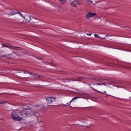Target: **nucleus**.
I'll return each instance as SVG.
<instances>
[{
	"instance_id": "obj_29",
	"label": "nucleus",
	"mask_w": 131,
	"mask_h": 131,
	"mask_svg": "<svg viewBox=\"0 0 131 131\" xmlns=\"http://www.w3.org/2000/svg\"><path fill=\"white\" fill-rule=\"evenodd\" d=\"M52 65H53V66H55V65L54 64H53Z\"/></svg>"
},
{
	"instance_id": "obj_11",
	"label": "nucleus",
	"mask_w": 131,
	"mask_h": 131,
	"mask_svg": "<svg viewBox=\"0 0 131 131\" xmlns=\"http://www.w3.org/2000/svg\"><path fill=\"white\" fill-rule=\"evenodd\" d=\"M94 36L96 38H99L100 39H105V37L102 38L100 36H99V35L97 34H95Z\"/></svg>"
},
{
	"instance_id": "obj_2",
	"label": "nucleus",
	"mask_w": 131,
	"mask_h": 131,
	"mask_svg": "<svg viewBox=\"0 0 131 131\" xmlns=\"http://www.w3.org/2000/svg\"><path fill=\"white\" fill-rule=\"evenodd\" d=\"M27 108H24L23 110L21 111L20 113L21 115L24 117H30L32 115H34L36 113V112L34 111H31L28 112L25 110H30L31 108L29 106H27Z\"/></svg>"
},
{
	"instance_id": "obj_30",
	"label": "nucleus",
	"mask_w": 131,
	"mask_h": 131,
	"mask_svg": "<svg viewBox=\"0 0 131 131\" xmlns=\"http://www.w3.org/2000/svg\"><path fill=\"white\" fill-rule=\"evenodd\" d=\"M70 80H69V81H68V82H70Z\"/></svg>"
},
{
	"instance_id": "obj_7",
	"label": "nucleus",
	"mask_w": 131,
	"mask_h": 131,
	"mask_svg": "<svg viewBox=\"0 0 131 131\" xmlns=\"http://www.w3.org/2000/svg\"><path fill=\"white\" fill-rule=\"evenodd\" d=\"M96 15V14L95 13L92 12L89 13L86 16V18L87 19H89L90 17H93Z\"/></svg>"
},
{
	"instance_id": "obj_22",
	"label": "nucleus",
	"mask_w": 131,
	"mask_h": 131,
	"mask_svg": "<svg viewBox=\"0 0 131 131\" xmlns=\"http://www.w3.org/2000/svg\"><path fill=\"white\" fill-rule=\"evenodd\" d=\"M92 34V33L90 34H87V35H89V36H91Z\"/></svg>"
},
{
	"instance_id": "obj_28",
	"label": "nucleus",
	"mask_w": 131,
	"mask_h": 131,
	"mask_svg": "<svg viewBox=\"0 0 131 131\" xmlns=\"http://www.w3.org/2000/svg\"><path fill=\"white\" fill-rule=\"evenodd\" d=\"M8 15H10V13H9V14H8Z\"/></svg>"
},
{
	"instance_id": "obj_13",
	"label": "nucleus",
	"mask_w": 131,
	"mask_h": 131,
	"mask_svg": "<svg viewBox=\"0 0 131 131\" xmlns=\"http://www.w3.org/2000/svg\"><path fill=\"white\" fill-rule=\"evenodd\" d=\"M18 12H16L15 11L12 10L11 11V15H14L18 14Z\"/></svg>"
},
{
	"instance_id": "obj_31",
	"label": "nucleus",
	"mask_w": 131,
	"mask_h": 131,
	"mask_svg": "<svg viewBox=\"0 0 131 131\" xmlns=\"http://www.w3.org/2000/svg\"><path fill=\"white\" fill-rule=\"evenodd\" d=\"M117 87H119L117 86Z\"/></svg>"
},
{
	"instance_id": "obj_5",
	"label": "nucleus",
	"mask_w": 131,
	"mask_h": 131,
	"mask_svg": "<svg viewBox=\"0 0 131 131\" xmlns=\"http://www.w3.org/2000/svg\"><path fill=\"white\" fill-rule=\"evenodd\" d=\"M78 4L79 5L81 4L77 0L74 1H73L71 2L70 4L71 5L72 7H75L76 5H77Z\"/></svg>"
},
{
	"instance_id": "obj_3",
	"label": "nucleus",
	"mask_w": 131,
	"mask_h": 131,
	"mask_svg": "<svg viewBox=\"0 0 131 131\" xmlns=\"http://www.w3.org/2000/svg\"><path fill=\"white\" fill-rule=\"evenodd\" d=\"M3 47H5L9 48H11L13 50H21L20 48L18 47L14 46H13L8 45H3Z\"/></svg>"
},
{
	"instance_id": "obj_32",
	"label": "nucleus",
	"mask_w": 131,
	"mask_h": 131,
	"mask_svg": "<svg viewBox=\"0 0 131 131\" xmlns=\"http://www.w3.org/2000/svg\"><path fill=\"white\" fill-rule=\"evenodd\" d=\"M1 56L0 55V57Z\"/></svg>"
},
{
	"instance_id": "obj_15",
	"label": "nucleus",
	"mask_w": 131,
	"mask_h": 131,
	"mask_svg": "<svg viewBox=\"0 0 131 131\" xmlns=\"http://www.w3.org/2000/svg\"><path fill=\"white\" fill-rule=\"evenodd\" d=\"M59 1L61 2V3L62 4L64 3L66 0H59Z\"/></svg>"
},
{
	"instance_id": "obj_26",
	"label": "nucleus",
	"mask_w": 131,
	"mask_h": 131,
	"mask_svg": "<svg viewBox=\"0 0 131 131\" xmlns=\"http://www.w3.org/2000/svg\"><path fill=\"white\" fill-rule=\"evenodd\" d=\"M33 18L34 19H38L37 18H35L34 17H33Z\"/></svg>"
},
{
	"instance_id": "obj_12",
	"label": "nucleus",
	"mask_w": 131,
	"mask_h": 131,
	"mask_svg": "<svg viewBox=\"0 0 131 131\" xmlns=\"http://www.w3.org/2000/svg\"><path fill=\"white\" fill-rule=\"evenodd\" d=\"M86 79V78H85L84 77H78V80H72L73 81H81L80 80H81V79Z\"/></svg>"
},
{
	"instance_id": "obj_9",
	"label": "nucleus",
	"mask_w": 131,
	"mask_h": 131,
	"mask_svg": "<svg viewBox=\"0 0 131 131\" xmlns=\"http://www.w3.org/2000/svg\"><path fill=\"white\" fill-rule=\"evenodd\" d=\"M24 19H25V23L29 22L31 19V17L30 16L27 15L25 17V18Z\"/></svg>"
},
{
	"instance_id": "obj_1",
	"label": "nucleus",
	"mask_w": 131,
	"mask_h": 131,
	"mask_svg": "<svg viewBox=\"0 0 131 131\" xmlns=\"http://www.w3.org/2000/svg\"><path fill=\"white\" fill-rule=\"evenodd\" d=\"M83 83L88 84L92 89L100 93L104 94L106 93L104 91L106 86L105 83H92L89 84L84 82Z\"/></svg>"
},
{
	"instance_id": "obj_18",
	"label": "nucleus",
	"mask_w": 131,
	"mask_h": 131,
	"mask_svg": "<svg viewBox=\"0 0 131 131\" xmlns=\"http://www.w3.org/2000/svg\"><path fill=\"white\" fill-rule=\"evenodd\" d=\"M43 77V76L42 75H39L36 79L39 80V78H42Z\"/></svg>"
},
{
	"instance_id": "obj_17",
	"label": "nucleus",
	"mask_w": 131,
	"mask_h": 131,
	"mask_svg": "<svg viewBox=\"0 0 131 131\" xmlns=\"http://www.w3.org/2000/svg\"><path fill=\"white\" fill-rule=\"evenodd\" d=\"M86 2L89 4H90L92 3V1L90 0H87L86 1Z\"/></svg>"
},
{
	"instance_id": "obj_23",
	"label": "nucleus",
	"mask_w": 131,
	"mask_h": 131,
	"mask_svg": "<svg viewBox=\"0 0 131 131\" xmlns=\"http://www.w3.org/2000/svg\"><path fill=\"white\" fill-rule=\"evenodd\" d=\"M88 79H92V80H95V79H91V78H88Z\"/></svg>"
},
{
	"instance_id": "obj_4",
	"label": "nucleus",
	"mask_w": 131,
	"mask_h": 131,
	"mask_svg": "<svg viewBox=\"0 0 131 131\" xmlns=\"http://www.w3.org/2000/svg\"><path fill=\"white\" fill-rule=\"evenodd\" d=\"M56 98L53 97H49L46 99V101L48 104L55 101Z\"/></svg>"
},
{
	"instance_id": "obj_14",
	"label": "nucleus",
	"mask_w": 131,
	"mask_h": 131,
	"mask_svg": "<svg viewBox=\"0 0 131 131\" xmlns=\"http://www.w3.org/2000/svg\"><path fill=\"white\" fill-rule=\"evenodd\" d=\"M39 125L41 127H42L43 126L45 125V124L43 122H39Z\"/></svg>"
},
{
	"instance_id": "obj_6",
	"label": "nucleus",
	"mask_w": 131,
	"mask_h": 131,
	"mask_svg": "<svg viewBox=\"0 0 131 131\" xmlns=\"http://www.w3.org/2000/svg\"><path fill=\"white\" fill-rule=\"evenodd\" d=\"M14 113L13 112H12V117L13 118V119L16 121H20L22 120L23 119V118L20 117H15L14 116Z\"/></svg>"
},
{
	"instance_id": "obj_25",
	"label": "nucleus",
	"mask_w": 131,
	"mask_h": 131,
	"mask_svg": "<svg viewBox=\"0 0 131 131\" xmlns=\"http://www.w3.org/2000/svg\"><path fill=\"white\" fill-rule=\"evenodd\" d=\"M31 75V77H32V78L34 77V75Z\"/></svg>"
},
{
	"instance_id": "obj_8",
	"label": "nucleus",
	"mask_w": 131,
	"mask_h": 131,
	"mask_svg": "<svg viewBox=\"0 0 131 131\" xmlns=\"http://www.w3.org/2000/svg\"><path fill=\"white\" fill-rule=\"evenodd\" d=\"M27 73H29L30 74L32 75H34V77H35V79H36L39 75L38 74L35 73H30L28 72H24V73L27 74Z\"/></svg>"
},
{
	"instance_id": "obj_27",
	"label": "nucleus",
	"mask_w": 131,
	"mask_h": 131,
	"mask_svg": "<svg viewBox=\"0 0 131 131\" xmlns=\"http://www.w3.org/2000/svg\"><path fill=\"white\" fill-rule=\"evenodd\" d=\"M48 63V64H51V63Z\"/></svg>"
},
{
	"instance_id": "obj_10",
	"label": "nucleus",
	"mask_w": 131,
	"mask_h": 131,
	"mask_svg": "<svg viewBox=\"0 0 131 131\" xmlns=\"http://www.w3.org/2000/svg\"><path fill=\"white\" fill-rule=\"evenodd\" d=\"M79 97H75L73 98L72 100H71L70 101V104H69V103H68L67 104V105H65V104H63V105H61L62 106H68L69 105H70V104H71V102H72V101L74 99H76L77 98H79Z\"/></svg>"
},
{
	"instance_id": "obj_16",
	"label": "nucleus",
	"mask_w": 131,
	"mask_h": 131,
	"mask_svg": "<svg viewBox=\"0 0 131 131\" xmlns=\"http://www.w3.org/2000/svg\"><path fill=\"white\" fill-rule=\"evenodd\" d=\"M18 14H19L21 17L23 18H25V17L24 16L21 14V13L19 12H18Z\"/></svg>"
},
{
	"instance_id": "obj_20",
	"label": "nucleus",
	"mask_w": 131,
	"mask_h": 131,
	"mask_svg": "<svg viewBox=\"0 0 131 131\" xmlns=\"http://www.w3.org/2000/svg\"><path fill=\"white\" fill-rule=\"evenodd\" d=\"M1 56L2 57H6L7 58H8L7 56H6L4 55V56Z\"/></svg>"
},
{
	"instance_id": "obj_21",
	"label": "nucleus",
	"mask_w": 131,
	"mask_h": 131,
	"mask_svg": "<svg viewBox=\"0 0 131 131\" xmlns=\"http://www.w3.org/2000/svg\"><path fill=\"white\" fill-rule=\"evenodd\" d=\"M83 127L84 128H88L86 126H83Z\"/></svg>"
},
{
	"instance_id": "obj_19",
	"label": "nucleus",
	"mask_w": 131,
	"mask_h": 131,
	"mask_svg": "<svg viewBox=\"0 0 131 131\" xmlns=\"http://www.w3.org/2000/svg\"><path fill=\"white\" fill-rule=\"evenodd\" d=\"M0 103L1 104H4L5 103V102L4 101H2V102H0Z\"/></svg>"
},
{
	"instance_id": "obj_24",
	"label": "nucleus",
	"mask_w": 131,
	"mask_h": 131,
	"mask_svg": "<svg viewBox=\"0 0 131 131\" xmlns=\"http://www.w3.org/2000/svg\"><path fill=\"white\" fill-rule=\"evenodd\" d=\"M111 35H106V36H105V37H107V36H110Z\"/></svg>"
}]
</instances>
